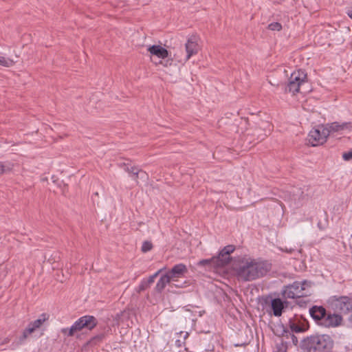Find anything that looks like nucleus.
<instances>
[{"label": "nucleus", "instance_id": "f257e3e1", "mask_svg": "<svg viewBox=\"0 0 352 352\" xmlns=\"http://www.w3.org/2000/svg\"><path fill=\"white\" fill-rule=\"evenodd\" d=\"M271 270V264L267 261H256L254 259H246L242 261L236 270L239 279L251 281L264 276Z\"/></svg>", "mask_w": 352, "mask_h": 352}, {"label": "nucleus", "instance_id": "f03ea898", "mask_svg": "<svg viewBox=\"0 0 352 352\" xmlns=\"http://www.w3.org/2000/svg\"><path fill=\"white\" fill-rule=\"evenodd\" d=\"M334 345L333 339L327 334L313 335L304 338L300 348L307 352H329Z\"/></svg>", "mask_w": 352, "mask_h": 352}, {"label": "nucleus", "instance_id": "7ed1b4c3", "mask_svg": "<svg viewBox=\"0 0 352 352\" xmlns=\"http://www.w3.org/2000/svg\"><path fill=\"white\" fill-rule=\"evenodd\" d=\"M97 324L98 320L94 316L86 315L78 319L70 328L62 329L61 332L68 337H72L76 332L80 331L83 329L92 330L96 327Z\"/></svg>", "mask_w": 352, "mask_h": 352}, {"label": "nucleus", "instance_id": "20e7f679", "mask_svg": "<svg viewBox=\"0 0 352 352\" xmlns=\"http://www.w3.org/2000/svg\"><path fill=\"white\" fill-rule=\"evenodd\" d=\"M331 306L333 309L340 314L352 315V296H342L334 297L331 302Z\"/></svg>", "mask_w": 352, "mask_h": 352}, {"label": "nucleus", "instance_id": "39448f33", "mask_svg": "<svg viewBox=\"0 0 352 352\" xmlns=\"http://www.w3.org/2000/svg\"><path fill=\"white\" fill-rule=\"evenodd\" d=\"M329 135V131L325 129L324 125H318L316 129L311 130L309 133V142L312 146L323 144Z\"/></svg>", "mask_w": 352, "mask_h": 352}, {"label": "nucleus", "instance_id": "423d86ee", "mask_svg": "<svg viewBox=\"0 0 352 352\" xmlns=\"http://www.w3.org/2000/svg\"><path fill=\"white\" fill-rule=\"evenodd\" d=\"M289 327L292 332L302 333L309 329L307 320L302 316L295 315L289 320Z\"/></svg>", "mask_w": 352, "mask_h": 352}, {"label": "nucleus", "instance_id": "0eeeda50", "mask_svg": "<svg viewBox=\"0 0 352 352\" xmlns=\"http://www.w3.org/2000/svg\"><path fill=\"white\" fill-rule=\"evenodd\" d=\"M301 290L299 281H295L292 284L284 286L282 294L285 298H296L303 296V292Z\"/></svg>", "mask_w": 352, "mask_h": 352}, {"label": "nucleus", "instance_id": "6e6552de", "mask_svg": "<svg viewBox=\"0 0 352 352\" xmlns=\"http://www.w3.org/2000/svg\"><path fill=\"white\" fill-rule=\"evenodd\" d=\"M188 270L186 265L179 263L175 265L170 270L166 272L172 282L178 280V278L184 277Z\"/></svg>", "mask_w": 352, "mask_h": 352}, {"label": "nucleus", "instance_id": "1a4fd4ad", "mask_svg": "<svg viewBox=\"0 0 352 352\" xmlns=\"http://www.w3.org/2000/svg\"><path fill=\"white\" fill-rule=\"evenodd\" d=\"M342 322V317L340 314L327 312L320 326L327 328L337 327L341 324Z\"/></svg>", "mask_w": 352, "mask_h": 352}, {"label": "nucleus", "instance_id": "9d476101", "mask_svg": "<svg viewBox=\"0 0 352 352\" xmlns=\"http://www.w3.org/2000/svg\"><path fill=\"white\" fill-rule=\"evenodd\" d=\"M197 265L198 267H204L207 270H212V269L223 267L221 264V261L217 256H212L210 258L200 260L197 262Z\"/></svg>", "mask_w": 352, "mask_h": 352}, {"label": "nucleus", "instance_id": "9b49d317", "mask_svg": "<svg viewBox=\"0 0 352 352\" xmlns=\"http://www.w3.org/2000/svg\"><path fill=\"white\" fill-rule=\"evenodd\" d=\"M327 313L326 309L322 306L314 305L309 309L310 316L318 325H320Z\"/></svg>", "mask_w": 352, "mask_h": 352}, {"label": "nucleus", "instance_id": "f8f14e48", "mask_svg": "<svg viewBox=\"0 0 352 352\" xmlns=\"http://www.w3.org/2000/svg\"><path fill=\"white\" fill-rule=\"evenodd\" d=\"M185 48L186 52V60H189L192 56L198 53L199 47L197 43V38L195 36H192L188 39L185 44Z\"/></svg>", "mask_w": 352, "mask_h": 352}, {"label": "nucleus", "instance_id": "ddd939ff", "mask_svg": "<svg viewBox=\"0 0 352 352\" xmlns=\"http://www.w3.org/2000/svg\"><path fill=\"white\" fill-rule=\"evenodd\" d=\"M235 250V247L232 245H228L224 247L217 256L221 261V264L224 267L228 265L231 260L230 254Z\"/></svg>", "mask_w": 352, "mask_h": 352}, {"label": "nucleus", "instance_id": "4468645a", "mask_svg": "<svg viewBox=\"0 0 352 352\" xmlns=\"http://www.w3.org/2000/svg\"><path fill=\"white\" fill-rule=\"evenodd\" d=\"M309 189H294L292 191L293 198L297 201V206H302L309 199V194L307 192Z\"/></svg>", "mask_w": 352, "mask_h": 352}, {"label": "nucleus", "instance_id": "2eb2a0df", "mask_svg": "<svg viewBox=\"0 0 352 352\" xmlns=\"http://www.w3.org/2000/svg\"><path fill=\"white\" fill-rule=\"evenodd\" d=\"M285 302L283 301L279 298H273L270 302V308L273 312L274 316H280L283 314V309H285Z\"/></svg>", "mask_w": 352, "mask_h": 352}, {"label": "nucleus", "instance_id": "dca6fc26", "mask_svg": "<svg viewBox=\"0 0 352 352\" xmlns=\"http://www.w3.org/2000/svg\"><path fill=\"white\" fill-rule=\"evenodd\" d=\"M118 166L128 173L133 177V180L138 184L140 168L138 166H131L126 162L120 163Z\"/></svg>", "mask_w": 352, "mask_h": 352}, {"label": "nucleus", "instance_id": "f3484780", "mask_svg": "<svg viewBox=\"0 0 352 352\" xmlns=\"http://www.w3.org/2000/svg\"><path fill=\"white\" fill-rule=\"evenodd\" d=\"M148 51L151 54L157 56L160 58H166L168 56V52L166 49L161 45H151L148 47Z\"/></svg>", "mask_w": 352, "mask_h": 352}, {"label": "nucleus", "instance_id": "a211bd4d", "mask_svg": "<svg viewBox=\"0 0 352 352\" xmlns=\"http://www.w3.org/2000/svg\"><path fill=\"white\" fill-rule=\"evenodd\" d=\"M307 80V74L301 70L298 69L292 73L289 80L294 81V82H300V85L302 86Z\"/></svg>", "mask_w": 352, "mask_h": 352}, {"label": "nucleus", "instance_id": "6ab92c4d", "mask_svg": "<svg viewBox=\"0 0 352 352\" xmlns=\"http://www.w3.org/2000/svg\"><path fill=\"white\" fill-rule=\"evenodd\" d=\"M171 282L172 281L170 279L169 276L166 273L165 274L162 276L159 280L157 281L155 286V290L157 292L161 293L164 290L166 285Z\"/></svg>", "mask_w": 352, "mask_h": 352}, {"label": "nucleus", "instance_id": "aec40b11", "mask_svg": "<svg viewBox=\"0 0 352 352\" xmlns=\"http://www.w3.org/2000/svg\"><path fill=\"white\" fill-rule=\"evenodd\" d=\"M301 87L300 82L289 80L288 84L284 86L285 92L292 93L293 95H295L296 93L300 92Z\"/></svg>", "mask_w": 352, "mask_h": 352}, {"label": "nucleus", "instance_id": "412c9836", "mask_svg": "<svg viewBox=\"0 0 352 352\" xmlns=\"http://www.w3.org/2000/svg\"><path fill=\"white\" fill-rule=\"evenodd\" d=\"M301 290L303 292V296H309L311 294V288L314 283L310 280H304L300 282Z\"/></svg>", "mask_w": 352, "mask_h": 352}, {"label": "nucleus", "instance_id": "4be33fe9", "mask_svg": "<svg viewBox=\"0 0 352 352\" xmlns=\"http://www.w3.org/2000/svg\"><path fill=\"white\" fill-rule=\"evenodd\" d=\"M106 333H101L94 337H92L87 342V345H89L91 346H94L102 342L105 338Z\"/></svg>", "mask_w": 352, "mask_h": 352}, {"label": "nucleus", "instance_id": "5701e85b", "mask_svg": "<svg viewBox=\"0 0 352 352\" xmlns=\"http://www.w3.org/2000/svg\"><path fill=\"white\" fill-rule=\"evenodd\" d=\"M36 330V329L31 324V323H30L28 327L24 329L22 336H20L18 344H23L26 338Z\"/></svg>", "mask_w": 352, "mask_h": 352}, {"label": "nucleus", "instance_id": "b1692460", "mask_svg": "<svg viewBox=\"0 0 352 352\" xmlns=\"http://www.w3.org/2000/svg\"><path fill=\"white\" fill-rule=\"evenodd\" d=\"M49 315L46 313L42 314L37 320L31 322V324L36 329H38L41 327L43 323L49 319Z\"/></svg>", "mask_w": 352, "mask_h": 352}, {"label": "nucleus", "instance_id": "393cba45", "mask_svg": "<svg viewBox=\"0 0 352 352\" xmlns=\"http://www.w3.org/2000/svg\"><path fill=\"white\" fill-rule=\"evenodd\" d=\"M325 129H327L329 131V134L331 133L338 132L342 131V128L341 126V124L338 122H333L331 123L327 124L324 125Z\"/></svg>", "mask_w": 352, "mask_h": 352}, {"label": "nucleus", "instance_id": "a878e982", "mask_svg": "<svg viewBox=\"0 0 352 352\" xmlns=\"http://www.w3.org/2000/svg\"><path fill=\"white\" fill-rule=\"evenodd\" d=\"M14 65V61L8 58L0 56V65L10 67Z\"/></svg>", "mask_w": 352, "mask_h": 352}, {"label": "nucleus", "instance_id": "bb28decb", "mask_svg": "<svg viewBox=\"0 0 352 352\" xmlns=\"http://www.w3.org/2000/svg\"><path fill=\"white\" fill-rule=\"evenodd\" d=\"M283 336H285L287 338H289V336H290L294 345L297 346V344L298 343V338L296 336H294V334L291 333L288 330H286V329L283 330Z\"/></svg>", "mask_w": 352, "mask_h": 352}, {"label": "nucleus", "instance_id": "cd10ccee", "mask_svg": "<svg viewBox=\"0 0 352 352\" xmlns=\"http://www.w3.org/2000/svg\"><path fill=\"white\" fill-rule=\"evenodd\" d=\"M153 248V244L151 241H145L143 242L141 250L142 252H147L151 250Z\"/></svg>", "mask_w": 352, "mask_h": 352}, {"label": "nucleus", "instance_id": "c85d7f7f", "mask_svg": "<svg viewBox=\"0 0 352 352\" xmlns=\"http://www.w3.org/2000/svg\"><path fill=\"white\" fill-rule=\"evenodd\" d=\"M267 28L272 31H280L282 29V25L278 22H273L268 25Z\"/></svg>", "mask_w": 352, "mask_h": 352}, {"label": "nucleus", "instance_id": "c756f323", "mask_svg": "<svg viewBox=\"0 0 352 352\" xmlns=\"http://www.w3.org/2000/svg\"><path fill=\"white\" fill-rule=\"evenodd\" d=\"M162 271V269L158 270L153 275L150 276L147 279H145L146 283L150 286L152 283H154L155 278L160 274V273Z\"/></svg>", "mask_w": 352, "mask_h": 352}, {"label": "nucleus", "instance_id": "7c9ffc66", "mask_svg": "<svg viewBox=\"0 0 352 352\" xmlns=\"http://www.w3.org/2000/svg\"><path fill=\"white\" fill-rule=\"evenodd\" d=\"M150 286L146 283V282L145 281V279H143L141 283H140V285H138V288H137V292L138 293H140L144 290H146L148 287H149Z\"/></svg>", "mask_w": 352, "mask_h": 352}, {"label": "nucleus", "instance_id": "2f4dec72", "mask_svg": "<svg viewBox=\"0 0 352 352\" xmlns=\"http://www.w3.org/2000/svg\"><path fill=\"white\" fill-rule=\"evenodd\" d=\"M341 126L342 128V131L349 130L352 131V122H344L341 123Z\"/></svg>", "mask_w": 352, "mask_h": 352}, {"label": "nucleus", "instance_id": "473e14b6", "mask_svg": "<svg viewBox=\"0 0 352 352\" xmlns=\"http://www.w3.org/2000/svg\"><path fill=\"white\" fill-rule=\"evenodd\" d=\"M342 158L345 161H349V160H352V151L344 153L342 154Z\"/></svg>", "mask_w": 352, "mask_h": 352}, {"label": "nucleus", "instance_id": "72a5a7b5", "mask_svg": "<svg viewBox=\"0 0 352 352\" xmlns=\"http://www.w3.org/2000/svg\"><path fill=\"white\" fill-rule=\"evenodd\" d=\"M139 178L142 179L144 180H147L148 179V174L140 168Z\"/></svg>", "mask_w": 352, "mask_h": 352}, {"label": "nucleus", "instance_id": "f704fd0d", "mask_svg": "<svg viewBox=\"0 0 352 352\" xmlns=\"http://www.w3.org/2000/svg\"><path fill=\"white\" fill-rule=\"evenodd\" d=\"M179 335L182 336H183L184 337V340H185L188 337V332H183V331H181L179 333Z\"/></svg>", "mask_w": 352, "mask_h": 352}, {"label": "nucleus", "instance_id": "c9c22d12", "mask_svg": "<svg viewBox=\"0 0 352 352\" xmlns=\"http://www.w3.org/2000/svg\"><path fill=\"white\" fill-rule=\"evenodd\" d=\"M5 166L2 162H0V175L3 174L5 171Z\"/></svg>", "mask_w": 352, "mask_h": 352}, {"label": "nucleus", "instance_id": "e433bc0d", "mask_svg": "<svg viewBox=\"0 0 352 352\" xmlns=\"http://www.w3.org/2000/svg\"><path fill=\"white\" fill-rule=\"evenodd\" d=\"M281 250L283 251V252H285L287 253H289L291 254L293 251H294V249L292 248H289V249H287V248H285V249H283V248H281Z\"/></svg>", "mask_w": 352, "mask_h": 352}, {"label": "nucleus", "instance_id": "4c0bfd02", "mask_svg": "<svg viewBox=\"0 0 352 352\" xmlns=\"http://www.w3.org/2000/svg\"><path fill=\"white\" fill-rule=\"evenodd\" d=\"M9 342H10V338H6L1 342H0V344L1 345L5 344L8 343Z\"/></svg>", "mask_w": 352, "mask_h": 352}, {"label": "nucleus", "instance_id": "58836bf2", "mask_svg": "<svg viewBox=\"0 0 352 352\" xmlns=\"http://www.w3.org/2000/svg\"><path fill=\"white\" fill-rule=\"evenodd\" d=\"M175 344L177 346H182V342L179 340H176Z\"/></svg>", "mask_w": 352, "mask_h": 352}, {"label": "nucleus", "instance_id": "ea45409f", "mask_svg": "<svg viewBox=\"0 0 352 352\" xmlns=\"http://www.w3.org/2000/svg\"><path fill=\"white\" fill-rule=\"evenodd\" d=\"M348 16L352 19V10L347 12Z\"/></svg>", "mask_w": 352, "mask_h": 352}, {"label": "nucleus", "instance_id": "a19ab883", "mask_svg": "<svg viewBox=\"0 0 352 352\" xmlns=\"http://www.w3.org/2000/svg\"><path fill=\"white\" fill-rule=\"evenodd\" d=\"M349 320L352 322V315L349 317Z\"/></svg>", "mask_w": 352, "mask_h": 352}, {"label": "nucleus", "instance_id": "79ce46f5", "mask_svg": "<svg viewBox=\"0 0 352 352\" xmlns=\"http://www.w3.org/2000/svg\"><path fill=\"white\" fill-rule=\"evenodd\" d=\"M174 285L176 287H179V285L177 284H174Z\"/></svg>", "mask_w": 352, "mask_h": 352}]
</instances>
